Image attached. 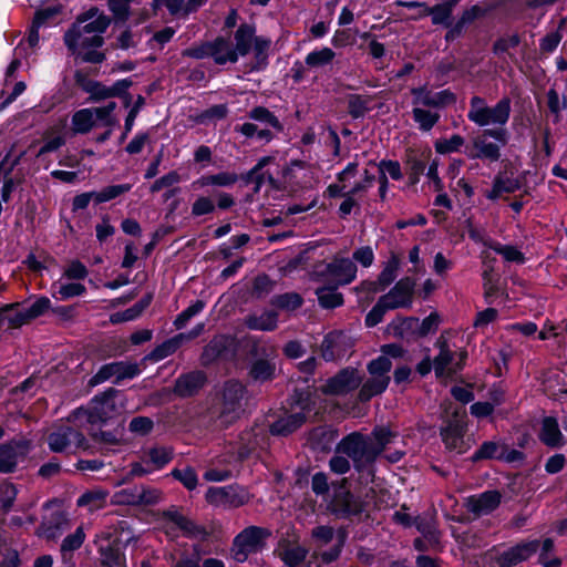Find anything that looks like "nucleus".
<instances>
[{"label": "nucleus", "instance_id": "1", "mask_svg": "<svg viewBox=\"0 0 567 567\" xmlns=\"http://www.w3.org/2000/svg\"><path fill=\"white\" fill-rule=\"evenodd\" d=\"M110 19L91 9L80 16L64 34V43L72 54L84 62L102 63L104 53L97 51L104 43L102 33L107 29Z\"/></svg>", "mask_w": 567, "mask_h": 567}, {"label": "nucleus", "instance_id": "2", "mask_svg": "<svg viewBox=\"0 0 567 567\" xmlns=\"http://www.w3.org/2000/svg\"><path fill=\"white\" fill-rule=\"evenodd\" d=\"M234 40L237 59L247 55L252 50L254 56L248 65L249 71H260L267 66L271 40L267 37L256 35L255 25L240 24L234 33Z\"/></svg>", "mask_w": 567, "mask_h": 567}, {"label": "nucleus", "instance_id": "3", "mask_svg": "<svg viewBox=\"0 0 567 567\" xmlns=\"http://www.w3.org/2000/svg\"><path fill=\"white\" fill-rule=\"evenodd\" d=\"M511 116V100L501 99L494 106H488L486 101L474 95L470 101L467 118L480 127L495 126L504 128Z\"/></svg>", "mask_w": 567, "mask_h": 567}, {"label": "nucleus", "instance_id": "4", "mask_svg": "<svg viewBox=\"0 0 567 567\" xmlns=\"http://www.w3.org/2000/svg\"><path fill=\"white\" fill-rule=\"evenodd\" d=\"M508 142L505 128H486L475 136L465 154L471 159H485L497 162L501 158V148Z\"/></svg>", "mask_w": 567, "mask_h": 567}, {"label": "nucleus", "instance_id": "5", "mask_svg": "<svg viewBox=\"0 0 567 567\" xmlns=\"http://www.w3.org/2000/svg\"><path fill=\"white\" fill-rule=\"evenodd\" d=\"M291 413L279 417L270 425L275 435H288L299 429L312 411V402L307 392L296 391L291 396Z\"/></svg>", "mask_w": 567, "mask_h": 567}, {"label": "nucleus", "instance_id": "6", "mask_svg": "<svg viewBox=\"0 0 567 567\" xmlns=\"http://www.w3.org/2000/svg\"><path fill=\"white\" fill-rule=\"evenodd\" d=\"M357 265L349 258L336 256L330 262L315 267L313 277L334 287L351 284L357 278Z\"/></svg>", "mask_w": 567, "mask_h": 567}, {"label": "nucleus", "instance_id": "7", "mask_svg": "<svg viewBox=\"0 0 567 567\" xmlns=\"http://www.w3.org/2000/svg\"><path fill=\"white\" fill-rule=\"evenodd\" d=\"M391 369L392 362L386 357H378L368 363L369 378L361 383L358 395L361 402L369 401L386 390L390 383L389 372Z\"/></svg>", "mask_w": 567, "mask_h": 567}, {"label": "nucleus", "instance_id": "8", "mask_svg": "<svg viewBox=\"0 0 567 567\" xmlns=\"http://www.w3.org/2000/svg\"><path fill=\"white\" fill-rule=\"evenodd\" d=\"M47 441L50 450L55 453H76L90 446L83 433L69 423L54 425Z\"/></svg>", "mask_w": 567, "mask_h": 567}, {"label": "nucleus", "instance_id": "9", "mask_svg": "<svg viewBox=\"0 0 567 567\" xmlns=\"http://www.w3.org/2000/svg\"><path fill=\"white\" fill-rule=\"evenodd\" d=\"M174 457V450L168 446H152L141 451L140 460L131 464L128 478L143 477L164 468Z\"/></svg>", "mask_w": 567, "mask_h": 567}, {"label": "nucleus", "instance_id": "10", "mask_svg": "<svg viewBox=\"0 0 567 567\" xmlns=\"http://www.w3.org/2000/svg\"><path fill=\"white\" fill-rule=\"evenodd\" d=\"M246 389L238 381L225 383L219 402V420L224 425L235 422L244 412Z\"/></svg>", "mask_w": 567, "mask_h": 567}, {"label": "nucleus", "instance_id": "11", "mask_svg": "<svg viewBox=\"0 0 567 567\" xmlns=\"http://www.w3.org/2000/svg\"><path fill=\"white\" fill-rule=\"evenodd\" d=\"M270 535V530L264 527H246L234 539L231 547L234 559L238 563H244L250 554L264 548L266 539Z\"/></svg>", "mask_w": 567, "mask_h": 567}, {"label": "nucleus", "instance_id": "12", "mask_svg": "<svg viewBox=\"0 0 567 567\" xmlns=\"http://www.w3.org/2000/svg\"><path fill=\"white\" fill-rule=\"evenodd\" d=\"M435 347L439 353L433 359V369L437 378H450L464 368L467 360L466 350L452 351L443 336L436 340Z\"/></svg>", "mask_w": 567, "mask_h": 567}, {"label": "nucleus", "instance_id": "13", "mask_svg": "<svg viewBox=\"0 0 567 567\" xmlns=\"http://www.w3.org/2000/svg\"><path fill=\"white\" fill-rule=\"evenodd\" d=\"M337 452L350 457L357 467L374 461V452L369 446L367 436L357 432L343 437L337 446Z\"/></svg>", "mask_w": 567, "mask_h": 567}, {"label": "nucleus", "instance_id": "14", "mask_svg": "<svg viewBox=\"0 0 567 567\" xmlns=\"http://www.w3.org/2000/svg\"><path fill=\"white\" fill-rule=\"evenodd\" d=\"M121 413L118 400L113 394L95 396L89 410H79L76 416L85 415L91 423H104Z\"/></svg>", "mask_w": 567, "mask_h": 567}, {"label": "nucleus", "instance_id": "15", "mask_svg": "<svg viewBox=\"0 0 567 567\" xmlns=\"http://www.w3.org/2000/svg\"><path fill=\"white\" fill-rule=\"evenodd\" d=\"M362 383L360 372L351 367L340 370L336 375L329 378L321 386V392L330 395H344L358 389Z\"/></svg>", "mask_w": 567, "mask_h": 567}, {"label": "nucleus", "instance_id": "16", "mask_svg": "<svg viewBox=\"0 0 567 567\" xmlns=\"http://www.w3.org/2000/svg\"><path fill=\"white\" fill-rule=\"evenodd\" d=\"M206 501L215 506L239 507L250 499L249 493L239 486L228 485L209 487L205 495Z\"/></svg>", "mask_w": 567, "mask_h": 567}, {"label": "nucleus", "instance_id": "17", "mask_svg": "<svg viewBox=\"0 0 567 567\" xmlns=\"http://www.w3.org/2000/svg\"><path fill=\"white\" fill-rule=\"evenodd\" d=\"M456 3V0H452L449 2H444L441 4H436L433 8H429L423 2L416 1H396L395 4L400 7H405L408 9H417L416 14H411L409 18L413 20H417L427 16H432L433 24H444L449 25L450 18L452 16L453 8Z\"/></svg>", "mask_w": 567, "mask_h": 567}, {"label": "nucleus", "instance_id": "18", "mask_svg": "<svg viewBox=\"0 0 567 567\" xmlns=\"http://www.w3.org/2000/svg\"><path fill=\"white\" fill-rule=\"evenodd\" d=\"M415 280L410 277L400 279L388 293L380 297L390 309L410 308L413 302Z\"/></svg>", "mask_w": 567, "mask_h": 567}, {"label": "nucleus", "instance_id": "19", "mask_svg": "<svg viewBox=\"0 0 567 567\" xmlns=\"http://www.w3.org/2000/svg\"><path fill=\"white\" fill-rule=\"evenodd\" d=\"M163 519L165 520L167 534H171V530L176 528L187 537L204 538L206 536V530L183 515L177 507L173 506L163 512Z\"/></svg>", "mask_w": 567, "mask_h": 567}, {"label": "nucleus", "instance_id": "20", "mask_svg": "<svg viewBox=\"0 0 567 567\" xmlns=\"http://www.w3.org/2000/svg\"><path fill=\"white\" fill-rule=\"evenodd\" d=\"M141 372L137 363L127 361H117L104 364L100 368L92 381L97 384L114 378L115 383L125 379H133Z\"/></svg>", "mask_w": 567, "mask_h": 567}, {"label": "nucleus", "instance_id": "21", "mask_svg": "<svg viewBox=\"0 0 567 567\" xmlns=\"http://www.w3.org/2000/svg\"><path fill=\"white\" fill-rule=\"evenodd\" d=\"M411 94L413 95V106L439 109L455 102V95L449 90L433 92L426 86H421L413 87Z\"/></svg>", "mask_w": 567, "mask_h": 567}, {"label": "nucleus", "instance_id": "22", "mask_svg": "<svg viewBox=\"0 0 567 567\" xmlns=\"http://www.w3.org/2000/svg\"><path fill=\"white\" fill-rule=\"evenodd\" d=\"M539 547L538 540H529L517 544L514 547L501 553L496 558L495 563L498 567H512L534 555Z\"/></svg>", "mask_w": 567, "mask_h": 567}, {"label": "nucleus", "instance_id": "23", "mask_svg": "<svg viewBox=\"0 0 567 567\" xmlns=\"http://www.w3.org/2000/svg\"><path fill=\"white\" fill-rule=\"evenodd\" d=\"M329 508L331 512L339 516L348 517L360 514L363 509V506L362 503L348 489H346L343 486H340L334 491V495L329 504Z\"/></svg>", "mask_w": 567, "mask_h": 567}, {"label": "nucleus", "instance_id": "24", "mask_svg": "<svg viewBox=\"0 0 567 567\" xmlns=\"http://www.w3.org/2000/svg\"><path fill=\"white\" fill-rule=\"evenodd\" d=\"M29 452V443L27 441L10 442L0 445V473L13 471L18 462Z\"/></svg>", "mask_w": 567, "mask_h": 567}, {"label": "nucleus", "instance_id": "25", "mask_svg": "<svg viewBox=\"0 0 567 567\" xmlns=\"http://www.w3.org/2000/svg\"><path fill=\"white\" fill-rule=\"evenodd\" d=\"M501 498L499 492L486 491L480 495L470 496L466 499V507L476 516L487 515L498 507Z\"/></svg>", "mask_w": 567, "mask_h": 567}, {"label": "nucleus", "instance_id": "26", "mask_svg": "<svg viewBox=\"0 0 567 567\" xmlns=\"http://www.w3.org/2000/svg\"><path fill=\"white\" fill-rule=\"evenodd\" d=\"M206 375L202 371L183 374L175 381L174 393L182 398L196 394L205 384Z\"/></svg>", "mask_w": 567, "mask_h": 567}, {"label": "nucleus", "instance_id": "27", "mask_svg": "<svg viewBox=\"0 0 567 567\" xmlns=\"http://www.w3.org/2000/svg\"><path fill=\"white\" fill-rule=\"evenodd\" d=\"M130 85L131 82L127 80L117 81L112 86H105L100 82H90L85 86V91L90 93V99L92 101L99 102L121 95Z\"/></svg>", "mask_w": 567, "mask_h": 567}, {"label": "nucleus", "instance_id": "28", "mask_svg": "<svg viewBox=\"0 0 567 567\" xmlns=\"http://www.w3.org/2000/svg\"><path fill=\"white\" fill-rule=\"evenodd\" d=\"M441 323V317L437 312L430 313L426 318H424L421 322L417 318L409 317L401 320V329H412L416 331L420 337H425L426 334L436 331L439 324Z\"/></svg>", "mask_w": 567, "mask_h": 567}, {"label": "nucleus", "instance_id": "29", "mask_svg": "<svg viewBox=\"0 0 567 567\" xmlns=\"http://www.w3.org/2000/svg\"><path fill=\"white\" fill-rule=\"evenodd\" d=\"M245 324L251 330L272 331L278 326V312L264 310L246 317Z\"/></svg>", "mask_w": 567, "mask_h": 567}, {"label": "nucleus", "instance_id": "30", "mask_svg": "<svg viewBox=\"0 0 567 567\" xmlns=\"http://www.w3.org/2000/svg\"><path fill=\"white\" fill-rule=\"evenodd\" d=\"M463 435H464V424L460 420L451 421L441 431L442 440L446 446V449L451 451L462 452L463 446Z\"/></svg>", "mask_w": 567, "mask_h": 567}, {"label": "nucleus", "instance_id": "31", "mask_svg": "<svg viewBox=\"0 0 567 567\" xmlns=\"http://www.w3.org/2000/svg\"><path fill=\"white\" fill-rule=\"evenodd\" d=\"M66 523L65 515L62 512H55L50 520H42L37 529V535L48 540H54L61 536Z\"/></svg>", "mask_w": 567, "mask_h": 567}, {"label": "nucleus", "instance_id": "32", "mask_svg": "<svg viewBox=\"0 0 567 567\" xmlns=\"http://www.w3.org/2000/svg\"><path fill=\"white\" fill-rule=\"evenodd\" d=\"M210 44V56L217 64H225L227 62L236 63L238 61L234 47L225 38H217Z\"/></svg>", "mask_w": 567, "mask_h": 567}, {"label": "nucleus", "instance_id": "33", "mask_svg": "<svg viewBox=\"0 0 567 567\" xmlns=\"http://www.w3.org/2000/svg\"><path fill=\"white\" fill-rule=\"evenodd\" d=\"M109 492L103 488H93L83 493L76 501L79 507H84L89 512L102 509L106 505Z\"/></svg>", "mask_w": 567, "mask_h": 567}, {"label": "nucleus", "instance_id": "34", "mask_svg": "<svg viewBox=\"0 0 567 567\" xmlns=\"http://www.w3.org/2000/svg\"><path fill=\"white\" fill-rule=\"evenodd\" d=\"M336 52L328 47H322L309 52L305 58V65L309 70H318L332 64Z\"/></svg>", "mask_w": 567, "mask_h": 567}, {"label": "nucleus", "instance_id": "35", "mask_svg": "<svg viewBox=\"0 0 567 567\" xmlns=\"http://www.w3.org/2000/svg\"><path fill=\"white\" fill-rule=\"evenodd\" d=\"M278 555L288 567H309L305 563L307 550L299 545H281Z\"/></svg>", "mask_w": 567, "mask_h": 567}, {"label": "nucleus", "instance_id": "36", "mask_svg": "<svg viewBox=\"0 0 567 567\" xmlns=\"http://www.w3.org/2000/svg\"><path fill=\"white\" fill-rule=\"evenodd\" d=\"M344 341V336L341 332H330L327 334L321 343L322 357L328 360H334L343 355L341 344Z\"/></svg>", "mask_w": 567, "mask_h": 567}, {"label": "nucleus", "instance_id": "37", "mask_svg": "<svg viewBox=\"0 0 567 567\" xmlns=\"http://www.w3.org/2000/svg\"><path fill=\"white\" fill-rule=\"evenodd\" d=\"M86 538L84 528L79 526L74 533L68 535L61 544L60 551L63 561H69L73 557V553L79 549Z\"/></svg>", "mask_w": 567, "mask_h": 567}, {"label": "nucleus", "instance_id": "38", "mask_svg": "<svg viewBox=\"0 0 567 567\" xmlns=\"http://www.w3.org/2000/svg\"><path fill=\"white\" fill-rule=\"evenodd\" d=\"M275 156L261 157L258 163L247 173V182L255 183L258 189L260 185L268 179L270 183L274 182L272 174L269 171L262 172V169L271 164H275Z\"/></svg>", "mask_w": 567, "mask_h": 567}, {"label": "nucleus", "instance_id": "39", "mask_svg": "<svg viewBox=\"0 0 567 567\" xmlns=\"http://www.w3.org/2000/svg\"><path fill=\"white\" fill-rule=\"evenodd\" d=\"M238 181L236 173L220 172L214 175H203L193 183L195 187L220 186L228 187Z\"/></svg>", "mask_w": 567, "mask_h": 567}, {"label": "nucleus", "instance_id": "40", "mask_svg": "<svg viewBox=\"0 0 567 567\" xmlns=\"http://www.w3.org/2000/svg\"><path fill=\"white\" fill-rule=\"evenodd\" d=\"M540 441L548 446H558L561 443L563 434L556 419L548 416L543 420Z\"/></svg>", "mask_w": 567, "mask_h": 567}, {"label": "nucleus", "instance_id": "41", "mask_svg": "<svg viewBox=\"0 0 567 567\" xmlns=\"http://www.w3.org/2000/svg\"><path fill=\"white\" fill-rule=\"evenodd\" d=\"M102 567H125V555L113 544L101 546L99 549Z\"/></svg>", "mask_w": 567, "mask_h": 567}, {"label": "nucleus", "instance_id": "42", "mask_svg": "<svg viewBox=\"0 0 567 567\" xmlns=\"http://www.w3.org/2000/svg\"><path fill=\"white\" fill-rule=\"evenodd\" d=\"M72 130L75 134H86L95 126L92 107L76 111L71 120Z\"/></svg>", "mask_w": 567, "mask_h": 567}, {"label": "nucleus", "instance_id": "43", "mask_svg": "<svg viewBox=\"0 0 567 567\" xmlns=\"http://www.w3.org/2000/svg\"><path fill=\"white\" fill-rule=\"evenodd\" d=\"M338 287L329 285L328 287L317 288L316 295L318 297L319 305L326 309H333L342 306L343 296L337 291Z\"/></svg>", "mask_w": 567, "mask_h": 567}, {"label": "nucleus", "instance_id": "44", "mask_svg": "<svg viewBox=\"0 0 567 567\" xmlns=\"http://www.w3.org/2000/svg\"><path fill=\"white\" fill-rule=\"evenodd\" d=\"M518 189V183L512 178H505L502 176H496L493 182V187L491 190L485 192V196L495 200L502 197L504 194H511Z\"/></svg>", "mask_w": 567, "mask_h": 567}, {"label": "nucleus", "instance_id": "45", "mask_svg": "<svg viewBox=\"0 0 567 567\" xmlns=\"http://www.w3.org/2000/svg\"><path fill=\"white\" fill-rule=\"evenodd\" d=\"M116 109L115 102H110L105 106L101 107H92L93 116L95 120V126H105L109 128H112L116 125H118V120L113 114L114 110Z\"/></svg>", "mask_w": 567, "mask_h": 567}, {"label": "nucleus", "instance_id": "46", "mask_svg": "<svg viewBox=\"0 0 567 567\" xmlns=\"http://www.w3.org/2000/svg\"><path fill=\"white\" fill-rule=\"evenodd\" d=\"M412 115L419 128L424 132L431 131L440 120L437 112L421 106H413Z\"/></svg>", "mask_w": 567, "mask_h": 567}, {"label": "nucleus", "instance_id": "47", "mask_svg": "<svg viewBox=\"0 0 567 567\" xmlns=\"http://www.w3.org/2000/svg\"><path fill=\"white\" fill-rule=\"evenodd\" d=\"M276 373V364L270 360H256L250 368V377L255 381L265 382L272 380Z\"/></svg>", "mask_w": 567, "mask_h": 567}, {"label": "nucleus", "instance_id": "48", "mask_svg": "<svg viewBox=\"0 0 567 567\" xmlns=\"http://www.w3.org/2000/svg\"><path fill=\"white\" fill-rule=\"evenodd\" d=\"M485 246L502 255L506 261L523 264L525 261L524 254L516 247L511 245H502L491 239L482 240Z\"/></svg>", "mask_w": 567, "mask_h": 567}, {"label": "nucleus", "instance_id": "49", "mask_svg": "<svg viewBox=\"0 0 567 567\" xmlns=\"http://www.w3.org/2000/svg\"><path fill=\"white\" fill-rule=\"evenodd\" d=\"M400 267V258L395 254H391L386 262L384 264L383 269L378 276V281L384 289L389 287L398 276V270Z\"/></svg>", "mask_w": 567, "mask_h": 567}, {"label": "nucleus", "instance_id": "50", "mask_svg": "<svg viewBox=\"0 0 567 567\" xmlns=\"http://www.w3.org/2000/svg\"><path fill=\"white\" fill-rule=\"evenodd\" d=\"M44 143L38 152V156L51 153L60 148L65 143V138L60 128H51L43 135Z\"/></svg>", "mask_w": 567, "mask_h": 567}, {"label": "nucleus", "instance_id": "51", "mask_svg": "<svg viewBox=\"0 0 567 567\" xmlns=\"http://www.w3.org/2000/svg\"><path fill=\"white\" fill-rule=\"evenodd\" d=\"M392 433L388 429H375L371 436H367L368 444L374 452V460L392 440Z\"/></svg>", "mask_w": 567, "mask_h": 567}, {"label": "nucleus", "instance_id": "52", "mask_svg": "<svg viewBox=\"0 0 567 567\" xmlns=\"http://www.w3.org/2000/svg\"><path fill=\"white\" fill-rule=\"evenodd\" d=\"M52 288H56V293L59 299L66 300L74 297L83 296L86 292V288L83 284L80 282H62L55 281L52 285Z\"/></svg>", "mask_w": 567, "mask_h": 567}, {"label": "nucleus", "instance_id": "53", "mask_svg": "<svg viewBox=\"0 0 567 567\" xmlns=\"http://www.w3.org/2000/svg\"><path fill=\"white\" fill-rule=\"evenodd\" d=\"M248 117L252 121H257L268 126H271L277 131H282V124L280 123L278 117L264 106H257L250 110V112L248 113Z\"/></svg>", "mask_w": 567, "mask_h": 567}, {"label": "nucleus", "instance_id": "54", "mask_svg": "<svg viewBox=\"0 0 567 567\" xmlns=\"http://www.w3.org/2000/svg\"><path fill=\"white\" fill-rule=\"evenodd\" d=\"M230 343V339L226 336H217L215 337L204 349L203 352V361L208 363L216 359L221 352L226 349V347Z\"/></svg>", "mask_w": 567, "mask_h": 567}, {"label": "nucleus", "instance_id": "55", "mask_svg": "<svg viewBox=\"0 0 567 567\" xmlns=\"http://www.w3.org/2000/svg\"><path fill=\"white\" fill-rule=\"evenodd\" d=\"M138 485L122 488L111 497L113 505L138 506Z\"/></svg>", "mask_w": 567, "mask_h": 567}, {"label": "nucleus", "instance_id": "56", "mask_svg": "<svg viewBox=\"0 0 567 567\" xmlns=\"http://www.w3.org/2000/svg\"><path fill=\"white\" fill-rule=\"evenodd\" d=\"M132 188L131 184H121V185H110L95 193V204H102L114 199L127 192Z\"/></svg>", "mask_w": 567, "mask_h": 567}, {"label": "nucleus", "instance_id": "57", "mask_svg": "<svg viewBox=\"0 0 567 567\" xmlns=\"http://www.w3.org/2000/svg\"><path fill=\"white\" fill-rule=\"evenodd\" d=\"M371 101L372 100L369 96L351 94L348 97V110L350 115L354 118L363 116L369 110Z\"/></svg>", "mask_w": 567, "mask_h": 567}, {"label": "nucleus", "instance_id": "58", "mask_svg": "<svg viewBox=\"0 0 567 567\" xmlns=\"http://www.w3.org/2000/svg\"><path fill=\"white\" fill-rule=\"evenodd\" d=\"M464 143L465 140L461 135L453 134L450 138L437 140L434 143V147L439 154H449L460 151Z\"/></svg>", "mask_w": 567, "mask_h": 567}, {"label": "nucleus", "instance_id": "59", "mask_svg": "<svg viewBox=\"0 0 567 567\" xmlns=\"http://www.w3.org/2000/svg\"><path fill=\"white\" fill-rule=\"evenodd\" d=\"M182 338L183 334L163 342L151 352L150 358L153 361H159L173 354L178 349Z\"/></svg>", "mask_w": 567, "mask_h": 567}, {"label": "nucleus", "instance_id": "60", "mask_svg": "<svg viewBox=\"0 0 567 567\" xmlns=\"http://www.w3.org/2000/svg\"><path fill=\"white\" fill-rule=\"evenodd\" d=\"M171 475L181 482L187 489L193 491L197 487L198 484V477L193 467H185V468H174L171 472Z\"/></svg>", "mask_w": 567, "mask_h": 567}, {"label": "nucleus", "instance_id": "61", "mask_svg": "<svg viewBox=\"0 0 567 567\" xmlns=\"http://www.w3.org/2000/svg\"><path fill=\"white\" fill-rule=\"evenodd\" d=\"M271 305L284 310L292 311L302 305V298L298 293H284L274 297Z\"/></svg>", "mask_w": 567, "mask_h": 567}, {"label": "nucleus", "instance_id": "62", "mask_svg": "<svg viewBox=\"0 0 567 567\" xmlns=\"http://www.w3.org/2000/svg\"><path fill=\"white\" fill-rule=\"evenodd\" d=\"M138 506L155 505L162 501V492L158 488L138 485Z\"/></svg>", "mask_w": 567, "mask_h": 567}, {"label": "nucleus", "instance_id": "63", "mask_svg": "<svg viewBox=\"0 0 567 567\" xmlns=\"http://www.w3.org/2000/svg\"><path fill=\"white\" fill-rule=\"evenodd\" d=\"M205 308V302L203 300H197L193 305H190L188 308H186L184 311H182L176 319L174 320V326L176 329L184 328L188 321L200 313Z\"/></svg>", "mask_w": 567, "mask_h": 567}, {"label": "nucleus", "instance_id": "64", "mask_svg": "<svg viewBox=\"0 0 567 567\" xmlns=\"http://www.w3.org/2000/svg\"><path fill=\"white\" fill-rule=\"evenodd\" d=\"M89 270L80 260L70 261L63 269L62 277L69 280H83L87 277Z\"/></svg>", "mask_w": 567, "mask_h": 567}]
</instances>
